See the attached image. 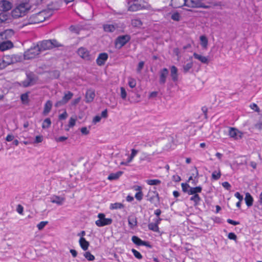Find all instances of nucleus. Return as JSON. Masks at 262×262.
I'll return each instance as SVG.
<instances>
[{
    "mask_svg": "<svg viewBox=\"0 0 262 262\" xmlns=\"http://www.w3.org/2000/svg\"><path fill=\"white\" fill-rule=\"evenodd\" d=\"M30 8L29 0H25V2H21L16 6L12 11V15L15 18L22 17L30 10Z\"/></svg>",
    "mask_w": 262,
    "mask_h": 262,
    "instance_id": "obj_1",
    "label": "nucleus"
},
{
    "mask_svg": "<svg viewBox=\"0 0 262 262\" xmlns=\"http://www.w3.org/2000/svg\"><path fill=\"white\" fill-rule=\"evenodd\" d=\"M37 46L40 52L42 51L51 50L54 48L62 47V45L55 39L44 40L39 42Z\"/></svg>",
    "mask_w": 262,
    "mask_h": 262,
    "instance_id": "obj_2",
    "label": "nucleus"
},
{
    "mask_svg": "<svg viewBox=\"0 0 262 262\" xmlns=\"http://www.w3.org/2000/svg\"><path fill=\"white\" fill-rule=\"evenodd\" d=\"M46 17L45 11H40L30 16L28 21L30 24H38L43 21Z\"/></svg>",
    "mask_w": 262,
    "mask_h": 262,
    "instance_id": "obj_3",
    "label": "nucleus"
},
{
    "mask_svg": "<svg viewBox=\"0 0 262 262\" xmlns=\"http://www.w3.org/2000/svg\"><path fill=\"white\" fill-rule=\"evenodd\" d=\"M40 53L39 47L36 45L30 48L25 52L24 56L25 59L28 60L36 57Z\"/></svg>",
    "mask_w": 262,
    "mask_h": 262,
    "instance_id": "obj_4",
    "label": "nucleus"
},
{
    "mask_svg": "<svg viewBox=\"0 0 262 262\" xmlns=\"http://www.w3.org/2000/svg\"><path fill=\"white\" fill-rule=\"evenodd\" d=\"M142 0H133L128 3V10L129 11H137L143 9H145L146 7L143 5Z\"/></svg>",
    "mask_w": 262,
    "mask_h": 262,
    "instance_id": "obj_5",
    "label": "nucleus"
},
{
    "mask_svg": "<svg viewBox=\"0 0 262 262\" xmlns=\"http://www.w3.org/2000/svg\"><path fill=\"white\" fill-rule=\"evenodd\" d=\"M98 217L99 219L95 222V224L98 227H103L109 225L113 222L112 219L105 218V215L104 213H99L98 214Z\"/></svg>",
    "mask_w": 262,
    "mask_h": 262,
    "instance_id": "obj_6",
    "label": "nucleus"
},
{
    "mask_svg": "<svg viewBox=\"0 0 262 262\" xmlns=\"http://www.w3.org/2000/svg\"><path fill=\"white\" fill-rule=\"evenodd\" d=\"M37 80L35 75L32 73L27 74V78L22 82V84L24 87H28L34 84Z\"/></svg>",
    "mask_w": 262,
    "mask_h": 262,
    "instance_id": "obj_7",
    "label": "nucleus"
},
{
    "mask_svg": "<svg viewBox=\"0 0 262 262\" xmlns=\"http://www.w3.org/2000/svg\"><path fill=\"white\" fill-rule=\"evenodd\" d=\"M3 59L7 66L20 60V57L19 56L14 54L5 55L3 57Z\"/></svg>",
    "mask_w": 262,
    "mask_h": 262,
    "instance_id": "obj_8",
    "label": "nucleus"
},
{
    "mask_svg": "<svg viewBox=\"0 0 262 262\" xmlns=\"http://www.w3.org/2000/svg\"><path fill=\"white\" fill-rule=\"evenodd\" d=\"M73 96V94L68 91L64 94V96L61 100L58 101L55 104V107H58L66 104Z\"/></svg>",
    "mask_w": 262,
    "mask_h": 262,
    "instance_id": "obj_9",
    "label": "nucleus"
},
{
    "mask_svg": "<svg viewBox=\"0 0 262 262\" xmlns=\"http://www.w3.org/2000/svg\"><path fill=\"white\" fill-rule=\"evenodd\" d=\"M186 6L190 8H205L201 0H186Z\"/></svg>",
    "mask_w": 262,
    "mask_h": 262,
    "instance_id": "obj_10",
    "label": "nucleus"
},
{
    "mask_svg": "<svg viewBox=\"0 0 262 262\" xmlns=\"http://www.w3.org/2000/svg\"><path fill=\"white\" fill-rule=\"evenodd\" d=\"M77 52L78 55L83 59L86 60H90L91 59V56L90 52L85 48H79L78 49Z\"/></svg>",
    "mask_w": 262,
    "mask_h": 262,
    "instance_id": "obj_11",
    "label": "nucleus"
},
{
    "mask_svg": "<svg viewBox=\"0 0 262 262\" xmlns=\"http://www.w3.org/2000/svg\"><path fill=\"white\" fill-rule=\"evenodd\" d=\"M229 135L235 140H239L242 138L243 133L235 128L230 127Z\"/></svg>",
    "mask_w": 262,
    "mask_h": 262,
    "instance_id": "obj_12",
    "label": "nucleus"
},
{
    "mask_svg": "<svg viewBox=\"0 0 262 262\" xmlns=\"http://www.w3.org/2000/svg\"><path fill=\"white\" fill-rule=\"evenodd\" d=\"M169 74V71L167 68H163L159 71V82L161 85H164L166 78Z\"/></svg>",
    "mask_w": 262,
    "mask_h": 262,
    "instance_id": "obj_13",
    "label": "nucleus"
},
{
    "mask_svg": "<svg viewBox=\"0 0 262 262\" xmlns=\"http://www.w3.org/2000/svg\"><path fill=\"white\" fill-rule=\"evenodd\" d=\"M130 39V37L128 35H122L117 37L116 44L119 45L120 47L124 46Z\"/></svg>",
    "mask_w": 262,
    "mask_h": 262,
    "instance_id": "obj_14",
    "label": "nucleus"
},
{
    "mask_svg": "<svg viewBox=\"0 0 262 262\" xmlns=\"http://www.w3.org/2000/svg\"><path fill=\"white\" fill-rule=\"evenodd\" d=\"M12 8V4L6 0L0 1V11H7L10 10Z\"/></svg>",
    "mask_w": 262,
    "mask_h": 262,
    "instance_id": "obj_15",
    "label": "nucleus"
},
{
    "mask_svg": "<svg viewBox=\"0 0 262 262\" xmlns=\"http://www.w3.org/2000/svg\"><path fill=\"white\" fill-rule=\"evenodd\" d=\"M108 58V55L106 53H102L99 54L97 60L96 62L98 66L103 65Z\"/></svg>",
    "mask_w": 262,
    "mask_h": 262,
    "instance_id": "obj_16",
    "label": "nucleus"
},
{
    "mask_svg": "<svg viewBox=\"0 0 262 262\" xmlns=\"http://www.w3.org/2000/svg\"><path fill=\"white\" fill-rule=\"evenodd\" d=\"M95 97V91L92 89L88 90L85 94V102L90 103L93 101Z\"/></svg>",
    "mask_w": 262,
    "mask_h": 262,
    "instance_id": "obj_17",
    "label": "nucleus"
},
{
    "mask_svg": "<svg viewBox=\"0 0 262 262\" xmlns=\"http://www.w3.org/2000/svg\"><path fill=\"white\" fill-rule=\"evenodd\" d=\"M128 225L131 229H134L137 226V217L134 214L130 215L128 217Z\"/></svg>",
    "mask_w": 262,
    "mask_h": 262,
    "instance_id": "obj_18",
    "label": "nucleus"
},
{
    "mask_svg": "<svg viewBox=\"0 0 262 262\" xmlns=\"http://www.w3.org/2000/svg\"><path fill=\"white\" fill-rule=\"evenodd\" d=\"M171 5L174 8L186 6V0H171Z\"/></svg>",
    "mask_w": 262,
    "mask_h": 262,
    "instance_id": "obj_19",
    "label": "nucleus"
},
{
    "mask_svg": "<svg viewBox=\"0 0 262 262\" xmlns=\"http://www.w3.org/2000/svg\"><path fill=\"white\" fill-rule=\"evenodd\" d=\"M13 47V43L11 41L7 40L3 41L0 43V50L4 51L9 49Z\"/></svg>",
    "mask_w": 262,
    "mask_h": 262,
    "instance_id": "obj_20",
    "label": "nucleus"
},
{
    "mask_svg": "<svg viewBox=\"0 0 262 262\" xmlns=\"http://www.w3.org/2000/svg\"><path fill=\"white\" fill-rule=\"evenodd\" d=\"M170 76L172 80L176 82L178 79V69L176 67L172 66L170 68Z\"/></svg>",
    "mask_w": 262,
    "mask_h": 262,
    "instance_id": "obj_21",
    "label": "nucleus"
},
{
    "mask_svg": "<svg viewBox=\"0 0 262 262\" xmlns=\"http://www.w3.org/2000/svg\"><path fill=\"white\" fill-rule=\"evenodd\" d=\"M65 201L64 198H62L59 196L54 195L51 198V202L53 203H55L58 205H61L63 204Z\"/></svg>",
    "mask_w": 262,
    "mask_h": 262,
    "instance_id": "obj_22",
    "label": "nucleus"
},
{
    "mask_svg": "<svg viewBox=\"0 0 262 262\" xmlns=\"http://www.w3.org/2000/svg\"><path fill=\"white\" fill-rule=\"evenodd\" d=\"M79 242L81 248L84 251H86L88 250L90 246V244L89 242H88L84 237H81Z\"/></svg>",
    "mask_w": 262,
    "mask_h": 262,
    "instance_id": "obj_23",
    "label": "nucleus"
},
{
    "mask_svg": "<svg viewBox=\"0 0 262 262\" xmlns=\"http://www.w3.org/2000/svg\"><path fill=\"white\" fill-rule=\"evenodd\" d=\"M193 55L195 59L199 60L203 63L208 64L209 62V59L207 57L202 56L196 53H194Z\"/></svg>",
    "mask_w": 262,
    "mask_h": 262,
    "instance_id": "obj_24",
    "label": "nucleus"
},
{
    "mask_svg": "<svg viewBox=\"0 0 262 262\" xmlns=\"http://www.w3.org/2000/svg\"><path fill=\"white\" fill-rule=\"evenodd\" d=\"M133 242L138 246H147V243L142 241L140 238L136 236H133L132 237Z\"/></svg>",
    "mask_w": 262,
    "mask_h": 262,
    "instance_id": "obj_25",
    "label": "nucleus"
},
{
    "mask_svg": "<svg viewBox=\"0 0 262 262\" xmlns=\"http://www.w3.org/2000/svg\"><path fill=\"white\" fill-rule=\"evenodd\" d=\"M117 28V25L105 24L103 25L104 30L107 32H114Z\"/></svg>",
    "mask_w": 262,
    "mask_h": 262,
    "instance_id": "obj_26",
    "label": "nucleus"
},
{
    "mask_svg": "<svg viewBox=\"0 0 262 262\" xmlns=\"http://www.w3.org/2000/svg\"><path fill=\"white\" fill-rule=\"evenodd\" d=\"M52 107V102L50 100H48L45 104L43 114L47 115L51 110Z\"/></svg>",
    "mask_w": 262,
    "mask_h": 262,
    "instance_id": "obj_27",
    "label": "nucleus"
},
{
    "mask_svg": "<svg viewBox=\"0 0 262 262\" xmlns=\"http://www.w3.org/2000/svg\"><path fill=\"white\" fill-rule=\"evenodd\" d=\"M202 188L201 186H197L195 187H190L189 189L188 194L194 195V194H198V193L201 192Z\"/></svg>",
    "mask_w": 262,
    "mask_h": 262,
    "instance_id": "obj_28",
    "label": "nucleus"
},
{
    "mask_svg": "<svg viewBox=\"0 0 262 262\" xmlns=\"http://www.w3.org/2000/svg\"><path fill=\"white\" fill-rule=\"evenodd\" d=\"M123 173L122 171H119L116 173H111L107 179L109 180H117Z\"/></svg>",
    "mask_w": 262,
    "mask_h": 262,
    "instance_id": "obj_29",
    "label": "nucleus"
},
{
    "mask_svg": "<svg viewBox=\"0 0 262 262\" xmlns=\"http://www.w3.org/2000/svg\"><path fill=\"white\" fill-rule=\"evenodd\" d=\"M245 200L248 207H250L253 205V199L249 193L247 192L246 193Z\"/></svg>",
    "mask_w": 262,
    "mask_h": 262,
    "instance_id": "obj_30",
    "label": "nucleus"
},
{
    "mask_svg": "<svg viewBox=\"0 0 262 262\" xmlns=\"http://www.w3.org/2000/svg\"><path fill=\"white\" fill-rule=\"evenodd\" d=\"M14 35V32L12 30H6L3 32L1 33V36L3 38L5 37L6 39H8Z\"/></svg>",
    "mask_w": 262,
    "mask_h": 262,
    "instance_id": "obj_31",
    "label": "nucleus"
},
{
    "mask_svg": "<svg viewBox=\"0 0 262 262\" xmlns=\"http://www.w3.org/2000/svg\"><path fill=\"white\" fill-rule=\"evenodd\" d=\"M190 200L194 202V206H196L200 204L201 199L198 194H194L190 198Z\"/></svg>",
    "mask_w": 262,
    "mask_h": 262,
    "instance_id": "obj_32",
    "label": "nucleus"
},
{
    "mask_svg": "<svg viewBox=\"0 0 262 262\" xmlns=\"http://www.w3.org/2000/svg\"><path fill=\"white\" fill-rule=\"evenodd\" d=\"M151 160V158L150 156L148 154L143 152L140 157V161L141 162L143 161H146L147 162H150Z\"/></svg>",
    "mask_w": 262,
    "mask_h": 262,
    "instance_id": "obj_33",
    "label": "nucleus"
},
{
    "mask_svg": "<svg viewBox=\"0 0 262 262\" xmlns=\"http://www.w3.org/2000/svg\"><path fill=\"white\" fill-rule=\"evenodd\" d=\"M135 190H138L139 191L138 192H137L135 194V198L140 201L142 200V199H143V193L141 191V187L140 186H137L136 188H135Z\"/></svg>",
    "mask_w": 262,
    "mask_h": 262,
    "instance_id": "obj_34",
    "label": "nucleus"
},
{
    "mask_svg": "<svg viewBox=\"0 0 262 262\" xmlns=\"http://www.w3.org/2000/svg\"><path fill=\"white\" fill-rule=\"evenodd\" d=\"M132 25L134 27L140 28L142 25V22L139 18H135L132 20Z\"/></svg>",
    "mask_w": 262,
    "mask_h": 262,
    "instance_id": "obj_35",
    "label": "nucleus"
},
{
    "mask_svg": "<svg viewBox=\"0 0 262 262\" xmlns=\"http://www.w3.org/2000/svg\"><path fill=\"white\" fill-rule=\"evenodd\" d=\"M51 125V119L49 118L45 119L42 124V128L43 129L48 128Z\"/></svg>",
    "mask_w": 262,
    "mask_h": 262,
    "instance_id": "obj_36",
    "label": "nucleus"
},
{
    "mask_svg": "<svg viewBox=\"0 0 262 262\" xmlns=\"http://www.w3.org/2000/svg\"><path fill=\"white\" fill-rule=\"evenodd\" d=\"M124 207L123 204L121 203H115L111 204L110 207V209H122Z\"/></svg>",
    "mask_w": 262,
    "mask_h": 262,
    "instance_id": "obj_37",
    "label": "nucleus"
},
{
    "mask_svg": "<svg viewBox=\"0 0 262 262\" xmlns=\"http://www.w3.org/2000/svg\"><path fill=\"white\" fill-rule=\"evenodd\" d=\"M201 45L203 48H206L208 45V39L204 35H202L200 37Z\"/></svg>",
    "mask_w": 262,
    "mask_h": 262,
    "instance_id": "obj_38",
    "label": "nucleus"
},
{
    "mask_svg": "<svg viewBox=\"0 0 262 262\" xmlns=\"http://www.w3.org/2000/svg\"><path fill=\"white\" fill-rule=\"evenodd\" d=\"M149 229L158 232L159 231V227L157 223H150L148 225Z\"/></svg>",
    "mask_w": 262,
    "mask_h": 262,
    "instance_id": "obj_39",
    "label": "nucleus"
},
{
    "mask_svg": "<svg viewBox=\"0 0 262 262\" xmlns=\"http://www.w3.org/2000/svg\"><path fill=\"white\" fill-rule=\"evenodd\" d=\"M221 173L220 170H219L218 171H213V173H212L211 177L213 180H217L221 178Z\"/></svg>",
    "mask_w": 262,
    "mask_h": 262,
    "instance_id": "obj_40",
    "label": "nucleus"
},
{
    "mask_svg": "<svg viewBox=\"0 0 262 262\" xmlns=\"http://www.w3.org/2000/svg\"><path fill=\"white\" fill-rule=\"evenodd\" d=\"M146 183L149 185H157L161 183V181L158 179L148 180Z\"/></svg>",
    "mask_w": 262,
    "mask_h": 262,
    "instance_id": "obj_41",
    "label": "nucleus"
},
{
    "mask_svg": "<svg viewBox=\"0 0 262 262\" xmlns=\"http://www.w3.org/2000/svg\"><path fill=\"white\" fill-rule=\"evenodd\" d=\"M128 83L130 88H134L136 85V81L135 79L129 77Z\"/></svg>",
    "mask_w": 262,
    "mask_h": 262,
    "instance_id": "obj_42",
    "label": "nucleus"
},
{
    "mask_svg": "<svg viewBox=\"0 0 262 262\" xmlns=\"http://www.w3.org/2000/svg\"><path fill=\"white\" fill-rule=\"evenodd\" d=\"M193 63L192 62H189L183 66V70L184 73H187L189 70L192 68Z\"/></svg>",
    "mask_w": 262,
    "mask_h": 262,
    "instance_id": "obj_43",
    "label": "nucleus"
},
{
    "mask_svg": "<svg viewBox=\"0 0 262 262\" xmlns=\"http://www.w3.org/2000/svg\"><path fill=\"white\" fill-rule=\"evenodd\" d=\"M84 256L85 258H86L88 260L92 261L94 260L95 257L93 255H92L90 252H86L84 254Z\"/></svg>",
    "mask_w": 262,
    "mask_h": 262,
    "instance_id": "obj_44",
    "label": "nucleus"
},
{
    "mask_svg": "<svg viewBox=\"0 0 262 262\" xmlns=\"http://www.w3.org/2000/svg\"><path fill=\"white\" fill-rule=\"evenodd\" d=\"M181 186L183 191L188 194L189 189L191 187L187 183H182Z\"/></svg>",
    "mask_w": 262,
    "mask_h": 262,
    "instance_id": "obj_45",
    "label": "nucleus"
},
{
    "mask_svg": "<svg viewBox=\"0 0 262 262\" xmlns=\"http://www.w3.org/2000/svg\"><path fill=\"white\" fill-rule=\"evenodd\" d=\"M180 14L178 12H174L173 14H172L171 16V18L175 21H179L180 19Z\"/></svg>",
    "mask_w": 262,
    "mask_h": 262,
    "instance_id": "obj_46",
    "label": "nucleus"
},
{
    "mask_svg": "<svg viewBox=\"0 0 262 262\" xmlns=\"http://www.w3.org/2000/svg\"><path fill=\"white\" fill-rule=\"evenodd\" d=\"M132 251L133 253L134 254V255L137 258H138L139 259H141L142 258V256L139 252H138V251H137L136 250H135L134 249H133L132 250Z\"/></svg>",
    "mask_w": 262,
    "mask_h": 262,
    "instance_id": "obj_47",
    "label": "nucleus"
},
{
    "mask_svg": "<svg viewBox=\"0 0 262 262\" xmlns=\"http://www.w3.org/2000/svg\"><path fill=\"white\" fill-rule=\"evenodd\" d=\"M48 223V222L47 221H42L37 224V227L39 230H41L43 229V228L46 225H47Z\"/></svg>",
    "mask_w": 262,
    "mask_h": 262,
    "instance_id": "obj_48",
    "label": "nucleus"
},
{
    "mask_svg": "<svg viewBox=\"0 0 262 262\" xmlns=\"http://www.w3.org/2000/svg\"><path fill=\"white\" fill-rule=\"evenodd\" d=\"M28 95L27 93L23 94L20 98L23 103H27L28 102Z\"/></svg>",
    "mask_w": 262,
    "mask_h": 262,
    "instance_id": "obj_49",
    "label": "nucleus"
},
{
    "mask_svg": "<svg viewBox=\"0 0 262 262\" xmlns=\"http://www.w3.org/2000/svg\"><path fill=\"white\" fill-rule=\"evenodd\" d=\"M121 91V97L123 99H125L127 96V93L125 91V89L123 87H121L120 88Z\"/></svg>",
    "mask_w": 262,
    "mask_h": 262,
    "instance_id": "obj_50",
    "label": "nucleus"
},
{
    "mask_svg": "<svg viewBox=\"0 0 262 262\" xmlns=\"http://www.w3.org/2000/svg\"><path fill=\"white\" fill-rule=\"evenodd\" d=\"M144 66V61H142L139 63V64L138 65L137 69V71L138 73H141V71L142 70V69L143 68Z\"/></svg>",
    "mask_w": 262,
    "mask_h": 262,
    "instance_id": "obj_51",
    "label": "nucleus"
},
{
    "mask_svg": "<svg viewBox=\"0 0 262 262\" xmlns=\"http://www.w3.org/2000/svg\"><path fill=\"white\" fill-rule=\"evenodd\" d=\"M250 107L252 110H254L256 112L259 113L260 112V109L259 108L257 104H256L255 103H252L251 104H250Z\"/></svg>",
    "mask_w": 262,
    "mask_h": 262,
    "instance_id": "obj_52",
    "label": "nucleus"
},
{
    "mask_svg": "<svg viewBox=\"0 0 262 262\" xmlns=\"http://www.w3.org/2000/svg\"><path fill=\"white\" fill-rule=\"evenodd\" d=\"M75 123H76V119L73 118H71L69 120V126L70 127H72L73 126H74L75 125Z\"/></svg>",
    "mask_w": 262,
    "mask_h": 262,
    "instance_id": "obj_53",
    "label": "nucleus"
},
{
    "mask_svg": "<svg viewBox=\"0 0 262 262\" xmlns=\"http://www.w3.org/2000/svg\"><path fill=\"white\" fill-rule=\"evenodd\" d=\"M228 237L230 239H233V240H234V241H236V239L237 238L236 235H235V234L234 233H233V232L229 233L228 234Z\"/></svg>",
    "mask_w": 262,
    "mask_h": 262,
    "instance_id": "obj_54",
    "label": "nucleus"
},
{
    "mask_svg": "<svg viewBox=\"0 0 262 262\" xmlns=\"http://www.w3.org/2000/svg\"><path fill=\"white\" fill-rule=\"evenodd\" d=\"M42 140H43V137L42 136H37L35 137L34 143H40L42 141Z\"/></svg>",
    "mask_w": 262,
    "mask_h": 262,
    "instance_id": "obj_55",
    "label": "nucleus"
},
{
    "mask_svg": "<svg viewBox=\"0 0 262 262\" xmlns=\"http://www.w3.org/2000/svg\"><path fill=\"white\" fill-rule=\"evenodd\" d=\"M67 117L68 114L66 111H64L62 114L59 116V119L60 120H64L67 118Z\"/></svg>",
    "mask_w": 262,
    "mask_h": 262,
    "instance_id": "obj_56",
    "label": "nucleus"
},
{
    "mask_svg": "<svg viewBox=\"0 0 262 262\" xmlns=\"http://www.w3.org/2000/svg\"><path fill=\"white\" fill-rule=\"evenodd\" d=\"M222 186L227 190H229L231 188L230 184L227 182H224L222 183Z\"/></svg>",
    "mask_w": 262,
    "mask_h": 262,
    "instance_id": "obj_57",
    "label": "nucleus"
},
{
    "mask_svg": "<svg viewBox=\"0 0 262 262\" xmlns=\"http://www.w3.org/2000/svg\"><path fill=\"white\" fill-rule=\"evenodd\" d=\"M255 127L259 130L262 129V121H258L254 125Z\"/></svg>",
    "mask_w": 262,
    "mask_h": 262,
    "instance_id": "obj_58",
    "label": "nucleus"
},
{
    "mask_svg": "<svg viewBox=\"0 0 262 262\" xmlns=\"http://www.w3.org/2000/svg\"><path fill=\"white\" fill-rule=\"evenodd\" d=\"M131 151H132V152H131V154L130 155V157H131V158H133L134 159V157L138 154V150H137V149H132Z\"/></svg>",
    "mask_w": 262,
    "mask_h": 262,
    "instance_id": "obj_59",
    "label": "nucleus"
},
{
    "mask_svg": "<svg viewBox=\"0 0 262 262\" xmlns=\"http://www.w3.org/2000/svg\"><path fill=\"white\" fill-rule=\"evenodd\" d=\"M16 210L17 212L19 213V214H23L24 210L23 207L21 205H18Z\"/></svg>",
    "mask_w": 262,
    "mask_h": 262,
    "instance_id": "obj_60",
    "label": "nucleus"
},
{
    "mask_svg": "<svg viewBox=\"0 0 262 262\" xmlns=\"http://www.w3.org/2000/svg\"><path fill=\"white\" fill-rule=\"evenodd\" d=\"M7 66L4 62L3 58L2 59H0V69H4Z\"/></svg>",
    "mask_w": 262,
    "mask_h": 262,
    "instance_id": "obj_61",
    "label": "nucleus"
},
{
    "mask_svg": "<svg viewBox=\"0 0 262 262\" xmlns=\"http://www.w3.org/2000/svg\"><path fill=\"white\" fill-rule=\"evenodd\" d=\"M67 139H68V137H67L61 136V137H59V138L56 139V141L57 142H63V141L66 140Z\"/></svg>",
    "mask_w": 262,
    "mask_h": 262,
    "instance_id": "obj_62",
    "label": "nucleus"
},
{
    "mask_svg": "<svg viewBox=\"0 0 262 262\" xmlns=\"http://www.w3.org/2000/svg\"><path fill=\"white\" fill-rule=\"evenodd\" d=\"M81 132L84 135H88L89 133V130L86 127H83L81 128Z\"/></svg>",
    "mask_w": 262,
    "mask_h": 262,
    "instance_id": "obj_63",
    "label": "nucleus"
},
{
    "mask_svg": "<svg viewBox=\"0 0 262 262\" xmlns=\"http://www.w3.org/2000/svg\"><path fill=\"white\" fill-rule=\"evenodd\" d=\"M234 195L236 198H237L239 200V201H242L243 199V195H241V194L238 192H236L235 193Z\"/></svg>",
    "mask_w": 262,
    "mask_h": 262,
    "instance_id": "obj_64",
    "label": "nucleus"
}]
</instances>
